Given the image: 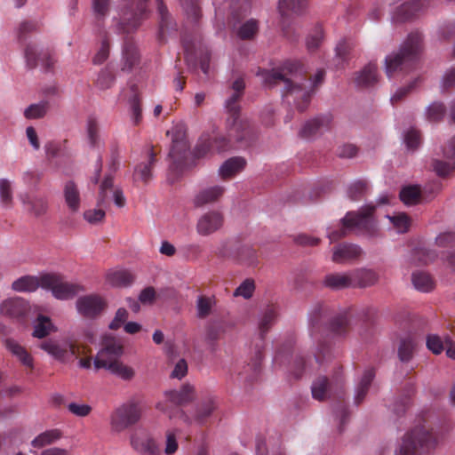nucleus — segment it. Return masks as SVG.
<instances>
[{
    "label": "nucleus",
    "instance_id": "f257e3e1",
    "mask_svg": "<svg viewBox=\"0 0 455 455\" xmlns=\"http://www.w3.org/2000/svg\"><path fill=\"white\" fill-rule=\"evenodd\" d=\"M257 75L262 76L263 83L268 87L281 86L283 100L303 112L307 108L315 90L323 82L325 71L317 70L312 79L311 76L307 77L300 63L286 61L279 68L259 70Z\"/></svg>",
    "mask_w": 455,
    "mask_h": 455
},
{
    "label": "nucleus",
    "instance_id": "f03ea898",
    "mask_svg": "<svg viewBox=\"0 0 455 455\" xmlns=\"http://www.w3.org/2000/svg\"><path fill=\"white\" fill-rule=\"evenodd\" d=\"M245 83L243 78L235 79L230 86V95L226 100L225 108L229 114L228 119V139L222 135L203 134L196 146L195 156L197 158L206 156L213 152H223L231 148V140L237 142H244L248 145L252 140L253 128L248 121L240 120L239 102L243 95Z\"/></svg>",
    "mask_w": 455,
    "mask_h": 455
},
{
    "label": "nucleus",
    "instance_id": "7ed1b4c3",
    "mask_svg": "<svg viewBox=\"0 0 455 455\" xmlns=\"http://www.w3.org/2000/svg\"><path fill=\"white\" fill-rule=\"evenodd\" d=\"M149 0H121L117 6V16L113 18L112 28L118 35H124L122 46L120 68L131 72L140 62V53L132 37L142 22L148 17Z\"/></svg>",
    "mask_w": 455,
    "mask_h": 455
},
{
    "label": "nucleus",
    "instance_id": "20e7f679",
    "mask_svg": "<svg viewBox=\"0 0 455 455\" xmlns=\"http://www.w3.org/2000/svg\"><path fill=\"white\" fill-rule=\"evenodd\" d=\"M344 379L341 368L339 369L330 380L325 376L316 378L311 387L312 396L318 401H323L328 397L335 396L339 402L334 408L336 418L339 419V431H343V427L348 419V411L345 403V393L343 390Z\"/></svg>",
    "mask_w": 455,
    "mask_h": 455
},
{
    "label": "nucleus",
    "instance_id": "39448f33",
    "mask_svg": "<svg viewBox=\"0 0 455 455\" xmlns=\"http://www.w3.org/2000/svg\"><path fill=\"white\" fill-rule=\"evenodd\" d=\"M422 34L415 31L408 35L398 52L386 57V74L390 78L397 72L412 68L422 51Z\"/></svg>",
    "mask_w": 455,
    "mask_h": 455
},
{
    "label": "nucleus",
    "instance_id": "423d86ee",
    "mask_svg": "<svg viewBox=\"0 0 455 455\" xmlns=\"http://www.w3.org/2000/svg\"><path fill=\"white\" fill-rule=\"evenodd\" d=\"M437 445L435 433L424 426H417L406 432L396 446L394 455H427Z\"/></svg>",
    "mask_w": 455,
    "mask_h": 455
},
{
    "label": "nucleus",
    "instance_id": "0eeeda50",
    "mask_svg": "<svg viewBox=\"0 0 455 455\" xmlns=\"http://www.w3.org/2000/svg\"><path fill=\"white\" fill-rule=\"evenodd\" d=\"M374 212V205H366L358 212H347L342 219L343 227L339 230H334L329 233L328 237L331 242H336L346 236L347 230L352 228H357L370 236H374L377 233V226L373 219Z\"/></svg>",
    "mask_w": 455,
    "mask_h": 455
},
{
    "label": "nucleus",
    "instance_id": "6e6552de",
    "mask_svg": "<svg viewBox=\"0 0 455 455\" xmlns=\"http://www.w3.org/2000/svg\"><path fill=\"white\" fill-rule=\"evenodd\" d=\"M142 414L139 403L129 401L116 408L110 414V427L115 433H121L137 424Z\"/></svg>",
    "mask_w": 455,
    "mask_h": 455
},
{
    "label": "nucleus",
    "instance_id": "1a4fd4ad",
    "mask_svg": "<svg viewBox=\"0 0 455 455\" xmlns=\"http://www.w3.org/2000/svg\"><path fill=\"white\" fill-rule=\"evenodd\" d=\"M40 347L60 361H67L73 356L77 358L90 352L87 346L80 344L74 339H68L62 342L45 340L40 344Z\"/></svg>",
    "mask_w": 455,
    "mask_h": 455
},
{
    "label": "nucleus",
    "instance_id": "9d476101",
    "mask_svg": "<svg viewBox=\"0 0 455 455\" xmlns=\"http://www.w3.org/2000/svg\"><path fill=\"white\" fill-rule=\"evenodd\" d=\"M42 288L52 291L58 299H69L77 293L84 291V288L73 283L64 280L61 275L46 274L42 275Z\"/></svg>",
    "mask_w": 455,
    "mask_h": 455
},
{
    "label": "nucleus",
    "instance_id": "9b49d317",
    "mask_svg": "<svg viewBox=\"0 0 455 455\" xmlns=\"http://www.w3.org/2000/svg\"><path fill=\"white\" fill-rule=\"evenodd\" d=\"M172 147L169 152V158L172 160L171 169H180L187 158L189 148L184 125L178 124L172 131Z\"/></svg>",
    "mask_w": 455,
    "mask_h": 455
},
{
    "label": "nucleus",
    "instance_id": "f8f14e48",
    "mask_svg": "<svg viewBox=\"0 0 455 455\" xmlns=\"http://www.w3.org/2000/svg\"><path fill=\"white\" fill-rule=\"evenodd\" d=\"M123 352V345L117 339L105 336L101 342V348L94 360L95 368L100 369V366L107 365V363L119 359Z\"/></svg>",
    "mask_w": 455,
    "mask_h": 455
},
{
    "label": "nucleus",
    "instance_id": "ddd939ff",
    "mask_svg": "<svg viewBox=\"0 0 455 455\" xmlns=\"http://www.w3.org/2000/svg\"><path fill=\"white\" fill-rule=\"evenodd\" d=\"M157 152L153 146L148 148L145 151V159L137 164L134 167L132 179L134 182L140 181L143 184H148L153 179V169L157 162Z\"/></svg>",
    "mask_w": 455,
    "mask_h": 455
},
{
    "label": "nucleus",
    "instance_id": "4468645a",
    "mask_svg": "<svg viewBox=\"0 0 455 455\" xmlns=\"http://www.w3.org/2000/svg\"><path fill=\"white\" fill-rule=\"evenodd\" d=\"M29 310V303L20 297L6 299L0 305L1 315L19 322L25 321Z\"/></svg>",
    "mask_w": 455,
    "mask_h": 455
},
{
    "label": "nucleus",
    "instance_id": "2eb2a0df",
    "mask_svg": "<svg viewBox=\"0 0 455 455\" xmlns=\"http://www.w3.org/2000/svg\"><path fill=\"white\" fill-rule=\"evenodd\" d=\"M76 309L84 317L93 318L105 309L106 301L99 295L90 294L82 296L76 300Z\"/></svg>",
    "mask_w": 455,
    "mask_h": 455
},
{
    "label": "nucleus",
    "instance_id": "dca6fc26",
    "mask_svg": "<svg viewBox=\"0 0 455 455\" xmlns=\"http://www.w3.org/2000/svg\"><path fill=\"white\" fill-rule=\"evenodd\" d=\"M424 0H411L402 4L396 7L392 14L391 19L394 23H403L410 21L420 14L425 9Z\"/></svg>",
    "mask_w": 455,
    "mask_h": 455
},
{
    "label": "nucleus",
    "instance_id": "f3484780",
    "mask_svg": "<svg viewBox=\"0 0 455 455\" xmlns=\"http://www.w3.org/2000/svg\"><path fill=\"white\" fill-rule=\"evenodd\" d=\"M25 58L27 66L29 68H35L39 63L46 70L50 71L56 61L53 54L50 52H37L35 44H28L25 48Z\"/></svg>",
    "mask_w": 455,
    "mask_h": 455
},
{
    "label": "nucleus",
    "instance_id": "a211bd4d",
    "mask_svg": "<svg viewBox=\"0 0 455 455\" xmlns=\"http://www.w3.org/2000/svg\"><path fill=\"white\" fill-rule=\"evenodd\" d=\"M19 198L28 213L36 218L44 215L48 211V201L44 196L21 193Z\"/></svg>",
    "mask_w": 455,
    "mask_h": 455
},
{
    "label": "nucleus",
    "instance_id": "6ab92c4d",
    "mask_svg": "<svg viewBox=\"0 0 455 455\" xmlns=\"http://www.w3.org/2000/svg\"><path fill=\"white\" fill-rule=\"evenodd\" d=\"M113 184L114 181L112 174L107 175L100 187L98 198L99 206L103 207L107 204L108 192L112 193V196L116 206L122 208L125 205L126 200L123 191L119 188L113 189Z\"/></svg>",
    "mask_w": 455,
    "mask_h": 455
},
{
    "label": "nucleus",
    "instance_id": "aec40b11",
    "mask_svg": "<svg viewBox=\"0 0 455 455\" xmlns=\"http://www.w3.org/2000/svg\"><path fill=\"white\" fill-rule=\"evenodd\" d=\"M362 254L363 250L359 245L344 243L333 248L331 259L335 263L343 264L359 259Z\"/></svg>",
    "mask_w": 455,
    "mask_h": 455
},
{
    "label": "nucleus",
    "instance_id": "412c9836",
    "mask_svg": "<svg viewBox=\"0 0 455 455\" xmlns=\"http://www.w3.org/2000/svg\"><path fill=\"white\" fill-rule=\"evenodd\" d=\"M307 6V0H280L278 3V10L282 17L283 31L286 36L288 32L285 28L286 20L292 14H302Z\"/></svg>",
    "mask_w": 455,
    "mask_h": 455
},
{
    "label": "nucleus",
    "instance_id": "4be33fe9",
    "mask_svg": "<svg viewBox=\"0 0 455 455\" xmlns=\"http://www.w3.org/2000/svg\"><path fill=\"white\" fill-rule=\"evenodd\" d=\"M221 257L232 258L240 264L252 266L258 260L257 251L250 245H237L231 252H226L223 250L219 251Z\"/></svg>",
    "mask_w": 455,
    "mask_h": 455
},
{
    "label": "nucleus",
    "instance_id": "5701e85b",
    "mask_svg": "<svg viewBox=\"0 0 455 455\" xmlns=\"http://www.w3.org/2000/svg\"><path fill=\"white\" fill-rule=\"evenodd\" d=\"M223 225V216L219 212H209L197 221L196 230L201 235H209Z\"/></svg>",
    "mask_w": 455,
    "mask_h": 455
},
{
    "label": "nucleus",
    "instance_id": "b1692460",
    "mask_svg": "<svg viewBox=\"0 0 455 455\" xmlns=\"http://www.w3.org/2000/svg\"><path fill=\"white\" fill-rule=\"evenodd\" d=\"M443 152V156L447 159L452 160L453 163L451 164L441 160H435L433 167L437 175L445 177L455 169V135L444 146Z\"/></svg>",
    "mask_w": 455,
    "mask_h": 455
},
{
    "label": "nucleus",
    "instance_id": "393cba45",
    "mask_svg": "<svg viewBox=\"0 0 455 455\" xmlns=\"http://www.w3.org/2000/svg\"><path fill=\"white\" fill-rule=\"evenodd\" d=\"M331 123V115L319 116L307 121L299 132V136L303 139H310L323 129H328Z\"/></svg>",
    "mask_w": 455,
    "mask_h": 455
},
{
    "label": "nucleus",
    "instance_id": "a878e982",
    "mask_svg": "<svg viewBox=\"0 0 455 455\" xmlns=\"http://www.w3.org/2000/svg\"><path fill=\"white\" fill-rule=\"evenodd\" d=\"M132 447L145 455H161V450L154 438L148 435H133L131 438Z\"/></svg>",
    "mask_w": 455,
    "mask_h": 455
},
{
    "label": "nucleus",
    "instance_id": "bb28decb",
    "mask_svg": "<svg viewBox=\"0 0 455 455\" xmlns=\"http://www.w3.org/2000/svg\"><path fill=\"white\" fill-rule=\"evenodd\" d=\"M351 273L354 288H366L374 285L379 280V275L371 268H356Z\"/></svg>",
    "mask_w": 455,
    "mask_h": 455
},
{
    "label": "nucleus",
    "instance_id": "cd10ccee",
    "mask_svg": "<svg viewBox=\"0 0 455 455\" xmlns=\"http://www.w3.org/2000/svg\"><path fill=\"white\" fill-rule=\"evenodd\" d=\"M169 402L175 405H183L190 403L195 398V388L189 384H185L180 390H170L165 393Z\"/></svg>",
    "mask_w": 455,
    "mask_h": 455
},
{
    "label": "nucleus",
    "instance_id": "c85d7f7f",
    "mask_svg": "<svg viewBox=\"0 0 455 455\" xmlns=\"http://www.w3.org/2000/svg\"><path fill=\"white\" fill-rule=\"evenodd\" d=\"M377 65L369 63L360 72L355 74L354 82L358 87H370L378 82Z\"/></svg>",
    "mask_w": 455,
    "mask_h": 455
},
{
    "label": "nucleus",
    "instance_id": "c756f323",
    "mask_svg": "<svg viewBox=\"0 0 455 455\" xmlns=\"http://www.w3.org/2000/svg\"><path fill=\"white\" fill-rule=\"evenodd\" d=\"M262 358V351L260 349H258L255 357L252 359L251 363L243 366V370L239 371L238 375L240 379L242 380H244L245 382L254 381L260 372Z\"/></svg>",
    "mask_w": 455,
    "mask_h": 455
},
{
    "label": "nucleus",
    "instance_id": "7c9ffc66",
    "mask_svg": "<svg viewBox=\"0 0 455 455\" xmlns=\"http://www.w3.org/2000/svg\"><path fill=\"white\" fill-rule=\"evenodd\" d=\"M233 327L234 323L225 319L210 321L206 326V339L209 341H216Z\"/></svg>",
    "mask_w": 455,
    "mask_h": 455
},
{
    "label": "nucleus",
    "instance_id": "2f4dec72",
    "mask_svg": "<svg viewBox=\"0 0 455 455\" xmlns=\"http://www.w3.org/2000/svg\"><path fill=\"white\" fill-rule=\"evenodd\" d=\"M323 284L331 290H342L353 287L351 273H333L324 277Z\"/></svg>",
    "mask_w": 455,
    "mask_h": 455
},
{
    "label": "nucleus",
    "instance_id": "473e14b6",
    "mask_svg": "<svg viewBox=\"0 0 455 455\" xmlns=\"http://www.w3.org/2000/svg\"><path fill=\"white\" fill-rule=\"evenodd\" d=\"M157 1V10L160 16L159 25V40L164 41L165 34L171 30H176V23L172 21V18L168 12L167 7L164 5L162 0Z\"/></svg>",
    "mask_w": 455,
    "mask_h": 455
},
{
    "label": "nucleus",
    "instance_id": "72a5a7b5",
    "mask_svg": "<svg viewBox=\"0 0 455 455\" xmlns=\"http://www.w3.org/2000/svg\"><path fill=\"white\" fill-rule=\"evenodd\" d=\"M42 287V276L24 275L12 283V289L17 292H33Z\"/></svg>",
    "mask_w": 455,
    "mask_h": 455
},
{
    "label": "nucleus",
    "instance_id": "f704fd0d",
    "mask_svg": "<svg viewBox=\"0 0 455 455\" xmlns=\"http://www.w3.org/2000/svg\"><path fill=\"white\" fill-rule=\"evenodd\" d=\"M135 276L128 270H111L107 274V282L115 287H125L134 282Z\"/></svg>",
    "mask_w": 455,
    "mask_h": 455
},
{
    "label": "nucleus",
    "instance_id": "c9c22d12",
    "mask_svg": "<svg viewBox=\"0 0 455 455\" xmlns=\"http://www.w3.org/2000/svg\"><path fill=\"white\" fill-rule=\"evenodd\" d=\"M246 164L245 160L240 156L228 159L220 168V175L222 179H229L241 172Z\"/></svg>",
    "mask_w": 455,
    "mask_h": 455
},
{
    "label": "nucleus",
    "instance_id": "e433bc0d",
    "mask_svg": "<svg viewBox=\"0 0 455 455\" xmlns=\"http://www.w3.org/2000/svg\"><path fill=\"white\" fill-rule=\"evenodd\" d=\"M278 315V309L275 306L267 307L259 321V330L261 340L264 339Z\"/></svg>",
    "mask_w": 455,
    "mask_h": 455
},
{
    "label": "nucleus",
    "instance_id": "4c0bfd02",
    "mask_svg": "<svg viewBox=\"0 0 455 455\" xmlns=\"http://www.w3.org/2000/svg\"><path fill=\"white\" fill-rule=\"evenodd\" d=\"M374 377L375 371L373 368H368L364 371L356 387V394L355 396V403L356 405H359L365 398Z\"/></svg>",
    "mask_w": 455,
    "mask_h": 455
},
{
    "label": "nucleus",
    "instance_id": "58836bf2",
    "mask_svg": "<svg viewBox=\"0 0 455 455\" xmlns=\"http://www.w3.org/2000/svg\"><path fill=\"white\" fill-rule=\"evenodd\" d=\"M65 202L71 212H77L80 208V193L73 181H68L64 187Z\"/></svg>",
    "mask_w": 455,
    "mask_h": 455
},
{
    "label": "nucleus",
    "instance_id": "ea45409f",
    "mask_svg": "<svg viewBox=\"0 0 455 455\" xmlns=\"http://www.w3.org/2000/svg\"><path fill=\"white\" fill-rule=\"evenodd\" d=\"M224 193V188L215 186L201 191L195 198L196 206H203L206 204L218 200Z\"/></svg>",
    "mask_w": 455,
    "mask_h": 455
},
{
    "label": "nucleus",
    "instance_id": "a19ab883",
    "mask_svg": "<svg viewBox=\"0 0 455 455\" xmlns=\"http://www.w3.org/2000/svg\"><path fill=\"white\" fill-rule=\"evenodd\" d=\"M5 346L7 349L28 368H33V359L28 351L13 339H6Z\"/></svg>",
    "mask_w": 455,
    "mask_h": 455
},
{
    "label": "nucleus",
    "instance_id": "79ce46f5",
    "mask_svg": "<svg viewBox=\"0 0 455 455\" xmlns=\"http://www.w3.org/2000/svg\"><path fill=\"white\" fill-rule=\"evenodd\" d=\"M411 282L419 291L428 292L431 291L435 287V282L433 278L426 272L417 271L411 275Z\"/></svg>",
    "mask_w": 455,
    "mask_h": 455
},
{
    "label": "nucleus",
    "instance_id": "37998d69",
    "mask_svg": "<svg viewBox=\"0 0 455 455\" xmlns=\"http://www.w3.org/2000/svg\"><path fill=\"white\" fill-rule=\"evenodd\" d=\"M259 30L258 20L250 19L243 22L237 29V36L242 40H253Z\"/></svg>",
    "mask_w": 455,
    "mask_h": 455
},
{
    "label": "nucleus",
    "instance_id": "c03bdc74",
    "mask_svg": "<svg viewBox=\"0 0 455 455\" xmlns=\"http://www.w3.org/2000/svg\"><path fill=\"white\" fill-rule=\"evenodd\" d=\"M399 197L404 204L414 205L418 204L420 200V187L417 185L405 186L401 189Z\"/></svg>",
    "mask_w": 455,
    "mask_h": 455
},
{
    "label": "nucleus",
    "instance_id": "a18cd8bd",
    "mask_svg": "<svg viewBox=\"0 0 455 455\" xmlns=\"http://www.w3.org/2000/svg\"><path fill=\"white\" fill-rule=\"evenodd\" d=\"M0 204L4 209H11L13 206V189L12 181L0 179Z\"/></svg>",
    "mask_w": 455,
    "mask_h": 455
},
{
    "label": "nucleus",
    "instance_id": "49530a36",
    "mask_svg": "<svg viewBox=\"0 0 455 455\" xmlns=\"http://www.w3.org/2000/svg\"><path fill=\"white\" fill-rule=\"evenodd\" d=\"M105 366H100V368H105L109 370L112 373L117 375L123 379L129 380L133 378L134 371L132 368L124 364L118 359L116 361H111L106 363Z\"/></svg>",
    "mask_w": 455,
    "mask_h": 455
},
{
    "label": "nucleus",
    "instance_id": "de8ad7c7",
    "mask_svg": "<svg viewBox=\"0 0 455 455\" xmlns=\"http://www.w3.org/2000/svg\"><path fill=\"white\" fill-rule=\"evenodd\" d=\"M62 436V433L59 429L47 430L37 435L31 444L35 448H42L59 440Z\"/></svg>",
    "mask_w": 455,
    "mask_h": 455
},
{
    "label": "nucleus",
    "instance_id": "09e8293b",
    "mask_svg": "<svg viewBox=\"0 0 455 455\" xmlns=\"http://www.w3.org/2000/svg\"><path fill=\"white\" fill-rule=\"evenodd\" d=\"M52 328L53 325L50 317L40 315L34 323V331L32 334L36 338L43 339L49 335Z\"/></svg>",
    "mask_w": 455,
    "mask_h": 455
},
{
    "label": "nucleus",
    "instance_id": "8fccbe9b",
    "mask_svg": "<svg viewBox=\"0 0 455 455\" xmlns=\"http://www.w3.org/2000/svg\"><path fill=\"white\" fill-rule=\"evenodd\" d=\"M349 312H344L334 316L330 323V329L335 334L346 333L348 330Z\"/></svg>",
    "mask_w": 455,
    "mask_h": 455
},
{
    "label": "nucleus",
    "instance_id": "3c124183",
    "mask_svg": "<svg viewBox=\"0 0 455 455\" xmlns=\"http://www.w3.org/2000/svg\"><path fill=\"white\" fill-rule=\"evenodd\" d=\"M186 16L188 20L196 23L201 18V8L198 0H180Z\"/></svg>",
    "mask_w": 455,
    "mask_h": 455
},
{
    "label": "nucleus",
    "instance_id": "603ef678",
    "mask_svg": "<svg viewBox=\"0 0 455 455\" xmlns=\"http://www.w3.org/2000/svg\"><path fill=\"white\" fill-rule=\"evenodd\" d=\"M415 346L416 344L411 338L402 339L398 347L399 359L403 363L409 362L413 356Z\"/></svg>",
    "mask_w": 455,
    "mask_h": 455
},
{
    "label": "nucleus",
    "instance_id": "864d4df0",
    "mask_svg": "<svg viewBox=\"0 0 455 455\" xmlns=\"http://www.w3.org/2000/svg\"><path fill=\"white\" fill-rule=\"evenodd\" d=\"M49 108V103L43 100L37 104H31L24 111V116L27 119L42 118L45 116Z\"/></svg>",
    "mask_w": 455,
    "mask_h": 455
},
{
    "label": "nucleus",
    "instance_id": "5fc2aeb1",
    "mask_svg": "<svg viewBox=\"0 0 455 455\" xmlns=\"http://www.w3.org/2000/svg\"><path fill=\"white\" fill-rule=\"evenodd\" d=\"M214 305V300L211 297L199 296L196 302L197 317L204 319L210 315L212 308Z\"/></svg>",
    "mask_w": 455,
    "mask_h": 455
},
{
    "label": "nucleus",
    "instance_id": "6e6d98bb",
    "mask_svg": "<svg viewBox=\"0 0 455 455\" xmlns=\"http://www.w3.org/2000/svg\"><path fill=\"white\" fill-rule=\"evenodd\" d=\"M446 113V107L442 102H433L427 110V118L429 122H440Z\"/></svg>",
    "mask_w": 455,
    "mask_h": 455
},
{
    "label": "nucleus",
    "instance_id": "4d7b16f0",
    "mask_svg": "<svg viewBox=\"0 0 455 455\" xmlns=\"http://www.w3.org/2000/svg\"><path fill=\"white\" fill-rule=\"evenodd\" d=\"M323 40V30L322 26L317 25L314 28L312 32L308 35L307 38V47L308 51L314 52L322 44Z\"/></svg>",
    "mask_w": 455,
    "mask_h": 455
},
{
    "label": "nucleus",
    "instance_id": "13d9d810",
    "mask_svg": "<svg viewBox=\"0 0 455 455\" xmlns=\"http://www.w3.org/2000/svg\"><path fill=\"white\" fill-rule=\"evenodd\" d=\"M388 218L399 233H405L409 230L411 219L406 213L399 212Z\"/></svg>",
    "mask_w": 455,
    "mask_h": 455
},
{
    "label": "nucleus",
    "instance_id": "bf43d9fd",
    "mask_svg": "<svg viewBox=\"0 0 455 455\" xmlns=\"http://www.w3.org/2000/svg\"><path fill=\"white\" fill-rule=\"evenodd\" d=\"M255 291V283L253 279H245L234 291L235 297H243L245 299L251 298Z\"/></svg>",
    "mask_w": 455,
    "mask_h": 455
},
{
    "label": "nucleus",
    "instance_id": "052dcab7",
    "mask_svg": "<svg viewBox=\"0 0 455 455\" xmlns=\"http://www.w3.org/2000/svg\"><path fill=\"white\" fill-rule=\"evenodd\" d=\"M114 74L108 69H103L99 73L98 78L95 82V85L100 90L104 91L110 88L114 84Z\"/></svg>",
    "mask_w": 455,
    "mask_h": 455
},
{
    "label": "nucleus",
    "instance_id": "680f3d73",
    "mask_svg": "<svg viewBox=\"0 0 455 455\" xmlns=\"http://www.w3.org/2000/svg\"><path fill=\"white\" fill-rule=\"evenodd\" d=\"M436 258V253L434 251L426 248H418L413 251V259L418 264L426 265L432 262Z\"/></svg>",
    "mask_w": 455,
    "mask_h": 455
},
{
    "label": "nucleus",
    "instance_id": "e2e57ef3",
    "mask_svg": "<svg viewBox=\"0 0 455 455\" xmlns=\"http://www.w3.org/2000/svg\"><path fill=\"white\" fill-rule=\"evenodd\" d=\"M214 408L215 407L212 401H207L201 404L196 411L195 421L200 425L204 424L208 417H210V415L212 413Z\"/></svg>",
    "mask_w": 455,
    "mask_h": 455
},
{
    "label": "nucleus",
    "instance_id": "0e129e2a",
    "mask_svg": "<svg viewBox=\"0 0 455 455\" xmlns=\"http://www.w3.org/2000/svg\"><path fill=\"white\" fill-rule=\"evenodd\" d=\"M179 449L176 430H167L165 432V445L164 452L166 455L174 454Z\"/></svg>",
    "mask_w": 455,
    "mask_h": 455
},
{
    "label": "nucleus",
    "instance_id": "69168bd1",
    "mask_svg": "<svg viewBox=\"0 0 455 455\" xmlns=\"http://www.w3.org/2000/svg\"><path fill=\"white\" fill-rule=\"evenodd\" d=\"M366 190L367 183L363 180H358L349 186L347 195L352 201H357L363 197Z\"/></svg>",
    "mask_w": 455,
    "mask_h": 455
},
{
    "label": "nucleus",
    "instance_id": "338daca9",
    "mask_svg": "<svg viewBox=\"0 0 455 455\" xmlns=\"http://www.w3.org/2000/svg\"><path fill=\"white\" fill-rule=\"evenodd\" d=\"M354 48V44L348 40H341L336 46V56L337 58L343 63L346 62L349 56L352 49Z\"/></svg>",
    "mask_w": 455,
    "mask_h": 455
},
{
    "label": "nucleus",
    "instance_id": "774afa93",
    "mask_svg": "<svg viewBox=\"0 0 455 455\" xmlns=\"http://www.w3.org/2000/svg\"><path fill=\"white\" fill-rule=\"evenodd\" d=\"M111 0H92V10L98 20L108 14Z\"/></svg>",
    "mask_w": 455,
    "mask_h": 455
}]
</instances>
